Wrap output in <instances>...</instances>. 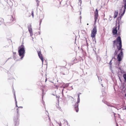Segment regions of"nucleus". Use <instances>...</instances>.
<instances>
[{
  "mask_svg": "<svg viewBox=\"0 0 126 126\" xmlns=\"http://www.w3.org/2000/svg\"><path fill=\"white\" fill-rule=\"evenodd\" d=\"M113 46L114 47L115 45V43H116V45L117 47L118 50L117 51H116L115 53V55H117V52L119 50H120V53L118 55L117 59L118 61L120 62L121 61L123 57V49L122 48V41L121 38L120 36H118L116 40H115L113 41Z\"/></svg>",
  "mask_w": 126,
  "mask_h": 126,
  "instance_id": "obj_1",
  "label": "nucleus"
},
{
  "mask_svg": "<svg viewBox=\"0 0 126 126\" xmlns=\"http://www.w3.org/2000/svg\"><path fill=\"white\" fill-rule=\"evenodd\" d=\"M18 49L19 55L21 57V58H22L24 56L25 52L24 46L22 45L20 47H18Z\"/></svg>",
  "mask_w": 126,
  "mask_h": 126,
  "instance_id": "obj_2",
  "label": "nucleus"
},
{
  "mask_svg": "<svg viewBox=\"0 0 126 126\" xmlns=\"http://www.w3.org/2000/svg\"><path fill=\"white\" fill-rule=\"evenodd\" d=\"M81 94L80 93H79L78 94V98L77 99V102L76 103L74 106L75 109V110L76 112H78L79 111V103L80 102L79 96L80 94Z\"/></svg>",
  "mask_w": 126,
  "mask_h": 126,
  "instance_id": "obj_3",
  "label": "nucleus"
},
{
  "mask_svg": "<svg viewBox=\"0 0 126 126\" xmlns=\"http://www.w3.org/2000/svg\"><path fill=\"white\" fill-rule=\"evenodd\" d=\"M16 20L15 16L14 17L12 16L7 20V23L11 25L14 23Z\"/></svg>",
  "mask_w": 126,
  "mask_h": 126,
  "instance_id": "obj_4",
  "label": "nucleus"
},
{
  "mask_svg": "<svg viewBox=\"0 0 126 126\" xmlns=\"http://www.w3.org/2000/svg\"><path fill=\"white\" fill-rule=\"evenodd\" d=\"M97 29L96 26H94V28L91 32V36L92 38H94L95 39V35L96 34Z\"/></svg>",
  "mask_w": 126,
  "mask_h": 126,
  "instance_id": "obj_5",
  "label": "nucleus"
},
{
  "mask_svg": "<svg viewBox=\"0 0 126 126\" xmlns=\"http://www.w3.org/2000/svg\"><path fill=\"white\" fill-rule=\"evenodd\" d=\"M94 24H95L98 16V10L97 9H96L95 10L94 12Z\"/></svg>",
  "mask_w": 126,
  "mask_h": 126,
  "instance_id": "obj_6",
  "label": "nucleus"
},
{
  "mask_svg": "<svg viewBox=\"0 0 126 126\" xmlns=\"http://www.w3.org/2000/svg\"><path fill=\"white\" fill-rule=\"evenodd\" d=\"M117 26H116L113 28V30L112 31V32L113 35H117Z\"/></svg>",
  "mask_w": 126,
  "mask_h": 126,
  "instance_id": "obj_7",
  "label": "nucleus"
},
{
  "mask_svg": "<svg viewBox=\"0 0 126 126\" xmlns=\"http://www.w3.org/2000/svg\"><path fill=\"white\" fill-rule=\"evenodd\" d=\"M37 52L38 56L41 60L42 63H43L44 61V58L41 53V52L40 50L39 51H37Z\"/></svg>",
  "mask_w": 126,
  "mask_h": 126,
  "instance_id": "obj_8",
  "label": "nucleus"
},
{
  "mask_svg": "<svg viewBox=\"0 0 126 126\" xmlns=\"http://www.w3.org/2000/svg\"><path fill=\"white\" fill-rule=\"evenodd\" d=\"M17 112L15 114L14 116V118L15 120L16 121L17 120L18 118L19 114H18V108L16 109Z\"/></svg>",
  "mask_w": 126,
  "mask_h": 126,
  "instance_id": "obj_9",
  "label": "nucleus"
},
{
  "mask_svg": "<svg viewBox=\"0 0 126 126\" xmlns=\"http://www.w3.org/2000/svg\"><path fill=\"white\" fill-rule=\"evenodd\" d=\"M123 1L124 4V10L123 13L121 14V16H122L124 14L126 9V0H123Z\"/></svg>",
  "mask_w": 126,
  "mask_h": 126,
  "instance_id": "obj_10",
  "label": "nucleus"
},
{
  "mask_svg": "<svg viewBox=\"0 0 126 126\" xmlns=\"http://www.w3.org/2000/svg\"><path fill=\"white\" fill-rule=\"evenodd\" d=\"M44 119L45 121H47V122L49 123H50V120L49 118L47 116V117H45L44 118Z\"/></svg>",
  "mask_w": 126,
  "mask_h": 126,
  "instance_id": "obj_11",
  "label": "nucleus"
},
{
  "mask_svg": "<svg viewBox=\"0 0 126 126\" xmlns=\"http://www.w3.org/2000/svg\"><path fill=\"white\" fill-rule=\"evenodd\" d=\"M28 30L30 34V35L32 36V29L31 27L28 28Z\"/></svg>",
  "mask_w": 126,
  "mask_h": 126,
  "instance_id": "obj_12",
  "label": "nucleus"
},
{
  "mask_svg": "<svg viewBox=\"0 0 126 126\" xmlns=\"http://www.w3.org/2000/svg\"><path fill=\"white\" fill-rule=\"evenodd\" d=\"M118 13V11H115L114 13V18H115L117 16Z\"/></svg>",
  "mask_w": 126,
  "mask_h": 126,
  "instance_id": "obj_13",
  "label": "nucleus"
},
{
  "mask_svg": "<svg viewBox=\"0 0 126 126\" xmlns=\"http://www.w3.org/2000/svg\"><path fill=\"white\" fill-rule=\"evenodd\" d=\"M58 107H57V108L59 110H60L62 111V110L61 109V107H60L59 106V105H58Z\"/></svg>",
  "mask_w": 126,
  "mask_h": 126,
  "instance_id": "obj_14",
  "label": "nucleus"
},
{
  "mask_svg": "<svg viewBox=\"0 0 126 126\" xmlns=\"http://www.w3.org/2000/svg\"><path fill=\"white\" fill-rule=\"evenodd\" d=\"M123 77L125 80H126V74H124Z\"/></svg>",
  "mask_w": 126,
  "mask_h": 126,
  "instance_id": "obj_15",
  "label": "nucleus"
},
{
  "mask_svg": "<svg viewBox=\"0 0 126 126\" xmlns=\"http://www.w3.org/2000/svg\"><path fill=\"white\" fill-rule=\"evenodd\" d=\"M31 15L33 17H34V12L33 11H32V12Z\"/></svg>",
  "mask_w": 126,
  "mask_h": 126,
  "instance_id": "obj_16",
  "label": "nucleus"
},
{
  "mask_svg": "<svg viewBox=\"0 0 126 126\" xmlns=\"http://www.w3.org/2000/svg\"><path fill=\"white\" fill-rule=\"evenodd\" d=\"M77 61V59L76 58L74 59V63H76L77 62L76 61Z\"/></svg>",
  "mask_w": 126,
  "mask_h": 126,
  "instance_id": "obj_17",
  "label": "nucleus"
},
{
  "mask_svg": "<svg viewBox=\"0 0 126 126\" xmlns=\"http://www.w3.org/2000/svg\"><path fill=\"white\" fill-rule=\"evenodd\" d=\"M119 27H120V25H119L118 26V30H119Z\"/></svg>",
  "mask_w": 126,
  "mask_h": 126,
  "instance_id": "obj_18",
  "label": "nucleus"
},
{
  "mask_svg": "<svg viewBox=\"0 0 126 126\" xmlns=\"http://www.w3.org/2000/svg\"><path fill=\"white\" fill-rule=\"evenodd\" d=\"M38 2H37V6H39V4L38 3Z\"/></svg>",
  "mask_w": 126,
  "mask_h": 126,
  "instance_id": "obj_19",
  "label": "nucleus"
},
{
  "mask_svg": "<svg viewBox=\"0 0 126 126\" xmlns=\"http://www.w3.org/2000/svg\"><path fill=\"white\" fill-rule=\"evenodd\" d=\"M47 80V78H46L45 80V82H46Z\"/></svg>",
  "mask_w": 126,
  "mask_h": 126,
  "instance_id": "obj_20",
  "label": "nucleus"
},
{
  "mask_svg": "<svg viewBox=\"0 0 126 126\" xmlns=\"http://www.w3.org/2000/svg\"><path fill=\"white\" fill-rule=\"evenodd\" d=\"M111 60L110 62L109 63V64H111Z\"/></svg>",
  "mask_w": 126,
  "mask_h": 126,
  "instance_id": "obj_21",
  "label": "nucleus"
},
{
  "mask_svg": "<svg viewBox=\"0 0 126 126\" xmlns=\"http://www.w3.org/2000/svg\"><path fill=\"white\" fill-rule=\"evenodd\" d=\"M115 114H115V113H114V116H115Z\"/></svg>",
  "mask_w": 126,
  "mask_h": 126,
  "instance_id": "obj_22",
  "label": "nucleus"
},
{
  "mask_svg": "<svg viewBox=\"0 0 126 126\" xmlns=\"http://www.w3.org/2000/svg\"><path fill=\"white\" fill-rule=\"evenodd\" d=\"M87 25H89V24H88H88H87Z\"/></svg>",
  "mask_w": 126,
  "mask_h": 126,
  "instance_id": "obj_23",
  "label": "nucleus"
}]
</instances>
